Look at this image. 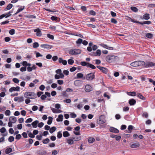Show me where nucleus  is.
I'll list each match as a JSON object with an SVG mask.
<instances>
[{"mask_svg": "<svg viewBox=\"0 0 155 155\" xmlns=\"http://www.w3.org/2000/svg\"><path fill=\"white\" fill-rule=\"evenodd\" d=\"M17 121V119L15 117H10L9 119V121L13 124L15 123Z\"/></svg>", "mask_w": 155, "mask_h": 155, "instance_id": "9b49d317", "label": "nucleus"}, {"mask_svg": "<svg viewBox=\"0 0 155 155\" xmlns=\"http://www.w3.org/2000/svg\"><path fill=\"white\" fill-rule=\"evenodd\" d=\"M153 35L151 33H147L146 35V37L148 38H151L153 37Z\"/></svg>", "mask_w": 155, "mask_h": 155, "instance_id": "37998d69", "label": "nucleus"}, {"mask_svg": "<svg viewBox=\"0 0 155 155\" xmlns=\"http://www.w3.org/2000/svg\"><path fill=\"white\" fill-rule=\"evenodd\" d=\"M38 109V107L37 106H34L32 107V110L34 111Z\"/></svg>", "mask_w": 155, "mask_h": 155, "instance_id": "69168bd1", "label": "nucleus"}, {"mask_svg": "<svg viewBox=\"0 0 155 155\" xmlns=\"http://www.w3.org/2000/svg\"><path fill=\"white\" fill-rule=\"evenodd\" d=\"M68 62L69 64L71 65L74 63V61L71 59H69L68 60Z\"/></svg>", "mask_w": 155, "mask_h": 155, "instance_id": "c03bdc74", "label": "nucleus"}, {"mask_svg": "<svg viewBox=\"0 0 155 155\" xmlns=\"http://www.w3.org/2000/svg\"><path fill=\"white\" fill-rule=\"evenodd\" d=\"M56 128L54 127H52L50 129L49 132L51 134L53 133L56 130Z\"/></svg>", "mask_w": 155, "mask_h": 155, "instance_id": "f704fd0d", "label": "nucleus"}, {"mask_svg": "<svg viewBox=\"0 0 155 155\" xmlns=\"http://www.w3.org/2000/svg\"><path fill=\"white\" fill-rule=\"evenodd\" d=\"M14 138L13 136H10L8 139V140L10 142H12L14 141Z\"/></svg>", "mask_w": 155, "mask_h": 155, "instance_id": "79ce46f5", "label": "nucleus"}, {"mask_svg": "<svg viewBox=\"0 0 155 155\" xmlns=\"http://www.w3.org/2000/svg\"><path fill=\"white\" fill-rule=\"evenodd\" d=\"M9 34L12 35H13L15 33V30L14 29H12L9 31Z\"/></svg>", "mask_w": 155, "mask_h": 155, "instance_id": "3c124183", "label": "nucleus"}, {"mask_svg": "<svg viewBox=\"0 0 155 155\" xmlns=\"http://www.w3.org/2000/svg\"><path fill=\"white\" fill-rule=\"evenodd\" d=\"M13 5L11 4H9L5 9V10H9L12 7Z\"/></svg>", "mask_w": 155, "mask_h": 155, "instance_id": "2f4dec72", "label": "nucleus"}, {"mask_svg": "<svg viewBox=\"0 0 155 155\" xmlns=\"http://www.w3.org/2000/svg\"><path fill=\"white\" fill-rule=\"evenodd\" d=\"M97 67L103 72L105 73H107V70L104 67L98 66H97Z\"/></svg>", "mask_w": 155, "mask_h": 155, "instance_id": "dca6fc26", "label": "nucleus"}, {"mask_svg": "<svg viewBox=\"0 0 155 155\" xmlns=\"http://www.w3.org/2000/svg\"><path fill=\"white\" fill-rule=\"evenodd\" d=\"M130 65L134 67H138V61H136L131 63L130 64Z\"/></svg>", "mask_w": 155, "mask_h": 155, "instance_id": "b1692460", "label": "nucleus"}, {"mask_svg": "<svg viewBox=\"0 0 155 155\" xmlns=\"http://www.w3.org/2000/svg\"><path fill=\"white\" fill-rule=\"evenodd\" d=\"M118 59V57L113 55H109L106 58V61L108 62H112Z\"/></svg>", "mask_w": 155, "mask_h": 155, "instance_id": "f03ea898", "label": "nucleus"}, {"mask_svg": "<svg viewBox=\"0 0 155 155\" xmlns=\"http://www.w3.org/2000/svg\"><path fill=\"white\" fill-rule=\"evenodd\" d=\"M94 73H91L87 74L85 77V79L88 81H91L94 78Z\"/></svg>", "mask_w": 155, "mask_h": 155, "instance_id": "20e7f679", "label": "nucleus"}, {"mask_svg": "<svg viewBox=\"0 0 155 155\" xmlns=\"http://www.w3.org/2000/svg\"><path fill=\"white\" fill-rule=\"evenodd\" d=\"M97 122L99 124H102L105 123L106 120H105L104 117L103 115H101L97 120Z\"/></svg>", "mask_w": 155, "mask_h": 155, "instance_id": "39448f33", "label": "nucleus"}, {"mask_svg": "<svg viewBox=\"0 0 155 155\" xmlns=\"http://www.w3.org/2000/svg\"><path fill=\"white\" fill-rule=\"evenodd\" d=\"M48 118L49 119L48 121L47 124H48L50 125L52 123L53 118L51 117H48Z\"/></svg>", "mask_w": 155, "mask_h": 155, "instance_id": "e433bc0d", "label": "nucleus"}, {"mask_svg": "<svg viewBox=\"0 0 155 155\" xmlns=\"http://www.w3.org/2000/svg\"><path fill=\"white\" fill-rule=\"evenodd\" d=\"M25 8V6H23L22 7H21L20 8H18L17 10V12L14 14V15H16L18 13L22 11Z\"/></svg>", "mask_w": 155, "mask_h": 155, "instance_id": "a878e982", "label": "nucleus"}, {"mask_svg": "<svg viewBox=\"0 0 155 155\" xmlns=\"http://www.w3.org/2000/svg\"><path fill=\"white\" fill-rule=\"evenodd\" d=\"M45 88V86L43 85H41L39 87L40 89L42 91H43L44 90Z\"/></svg>", "mask_w": 155, "mask_h": 155, "instance_id": "338daca9", "label": "nucleus"}, {"mask_svg": "<svg viewBox=\"0 0 155 155\" xmlns=\"http://www.w3.org/2000/svg\"><path fill=\"white\" fill-rule=\"evenodd\" d=\"M77 78L85 79V77H84V74L81 73H78L77 74Z\"/></svg>", "mask_w": 155, "mask_h": 155, "instance_id": "f3484780", "label": "nucleus"}, {"mask_svg": "<svg viewBox=\"0 0 155 155\" xmlns=\"http://www.w3.org/2000/svg\"><path fill=\"white\" fill-rule=\"evenodd\" d=\"M136 103V101L133 99L130 100L129 101V103L130 105H134Z\"/></svg>", "mask_w": 155, "mask_h": 155, "instance_id": "5701e85b", "label": "nucleus"}, {"mask_svg": "<svg viewBox=\"0 0 155 155\" xmlns=\"http://www.w3.org/2000/svg\"><path fill=\"white\" fill-rule=\"evenodd\" d=\"M3 137H1L0 138V143H1L3 142H4L5 141V138L4 137V136H6V134H2Z\"/></svg>", "mask_w": 155, "mask_h": 155, "instance_id": "58836bf2", "label": "nucleus"}, {"mask_svg": "<svg viewBox=\"0 0 155 155\" xmlns=\"http://www.w3.org/2000/svg\"><path fill=\"white\" fill-rule=\"evenodd\" d=\"M101 45L107 49L110 50H113V48L112 47H109L108 45H106L102 44Z\"/></svg>", "mask_w": 155, "mask_h": 155, "instance_id": "412c9836", "label": "nucleus"}, {"mask_svg": "<svg viewBox=\"0 0 155 155\" xmlns=\"http://www.w3.org/2000/svg\"><path fill=\"white\" fill-rule=\"evenodd\" d=\"M5 114L7 116H9L11 114V112L10 110H7L5 111Z\"/></svg>", "mask_w": 155, "mask_h": 155, "instance_id": "09e8293b", "label": "nucleus"}, {"mask_svg": "<svg viewBox=\"0 0 155 155\" xmlns=\"http://www.w3.org/2000/svg\"><path fill=\"white\" fill-rule=\"evenodd\" d=\"M58 62L60 63H62L64 65H65L67 64L66 60H64L61 58H59Z\"/></svg>", "mask_w": 155, "mask_h": 155, "instance_id": "f8f14e48", "label": "nucleus"}, {"mask_svg": "<svg viewBox=\"0 0 155 155\" xmlns=\"http://www.w3.org/2000/svg\"><path fill=\"white\" fill-rule=\"evenodd\" d=\"M95 140V139L94 138L92 137L89 138L88 142L89 143H91L93 142Z\"/></svg>", "mask_w": 155, "mask_h": 155, "instance_id": "4c0bfd02", "label": "nucleus"}, {"mask_svg": "<svg viewBox=\"0 0 155 155\" xmlns=\"http://www.w3.org/2000/svg\"><path fill=\"white\" fill-rule=\"evenodd\" d=\"M111 22L113 23L116 24L117 23V21L114 18H111Z\"/></svg>", "mask_w": 155, "mask_h": 155, "instance_id": "6e6d98bb", "label": "nucleus"}, {"mask_svg": "<svg viewBox=\"0 0 155 155\" xmlns=\"http://www.w3.org/2000/svg\"><path fill=\"white\" fill-rule=\"evenodd\" d=\"M137 96L142 100H144L145 99V98L142 95L140 94H137Z\"/></svg>", "mask_w": 155, "mask_h": 155, "instance_id": "c756f323", "label": "nucleus"}, {"mask_svg": "<svg viewBox=\"0 0 155 155\" xmlns=\"http://www.w3.org/2000/svg\"><path fill=\"white\" fill-rule=\"evenodd\" d=\"M63 115L60 114L58 116V117L56 119L57 121L58 122L62 121L63 120Z\"/></svg>", "mask_w": 155, "mask_h": 155, "instance_id": "4be33fe9", "label": "nucleus"}, {"mask_svg": "<svg viewBox=\"0 0 155 155\" xmlns=\"http://www.w3.org/2000/svg\"><path fill=\"white\" fill-rule=\"evenodd\" d=\"M127 94L129 95L134 96L136 95V93L135 92H127Z\"/></svg>", "mask_w": 155, "mask_h": 155, "instance_id": "393cba45", "label": "nucleus"}, {"mask_svg": "<svg viewBox=\"0 0 155 155\" xmlns=\"http://www.w3.org/2000/svg\"><path fill=\"white\" fill-rule=\"evenodd\" d=\"M12 151V149L10 147L7 148L5 151V153L6 154H8L11 153Z\"/></svg>", "mask_w": 155, "mask_h": 155, "instance_id": "cd10ccee", "label": "nucleus"}, {"mask_svg": "<svg viewBox=\"0 0 155 155\" xmlns=\"http://www.w3.org/2000/svg\"><path fill=\"white\" fill-rule=\"evenodd\" d=\"M62 137V134L61 132H59L57 134V137L59 138H61Z\"/></svg>", "mask_w": 155, "mask_h": 155, "instance_id": "e2e57ef3", "label": "nucleus"}, {"mask_svg": "<svg viewBox=\"0 0 155 155\" xmlns=\"http://www.w3.org/2000/svg\"><path fill=\"white\" fill-rule=\"evenodd\" d=\"M20 89V87L18 86H17L16 87H12L9 89V91L10 92H12L13 91H19Z\"/></svg>", "mask_w": 155, "mask_h": 155, "instance_id": "423d86ee", "label": "nucleus"}, {"mask_svg": "<svg viewBox=\"0 0 155 155\" xmlns=\"http://www.w3.org/2000/svg\"><path fill=\"white\" fill-rule=\"evenodd\" d=\"M19 102H21L23 101L24 100V98L23 97H18V98Z\"/></svg>", "mask_w": 155, "mask_h": 155, "instance_id": "680f3d73", "label": "nucleus"}, {"mask_svg": "<svg viewBox=\"0 0 155 155\" xmlns=\"http://www.w3.org/2000/svg\"><path fill=\"white\" fill-rule=\"evenodd\" d=\"M101 54V50L99 49L97 50L95 53L94 54V55L96 56H99Z\"/></svg>", "mask_w": 155, "mask_h": 155, "instance_id": "c85d7f7f", "label": "nucleus"}, {"mask_svg": "<svg viewBox=\"0 0 155 155\" xmlns=\"http://www.w3.org/2000/svg\"><path fill=\"white\" fill-rule=\"evenodd\" d=\"M138 61V67L140 66H144L145 67L146 63L143 61Z\"/></svg>", "mask_w": 155, "mask_h": 155, "instance_id": "6ab92c4d", "label": "nucleus"}, {"mask_svg": "<svg viewBox=\"0 0 155 155\" xmlns=\"http://www.w3.org/2000/svg\"><path fill=\"white\" fill-rule=\"evenodd\" d=\"M87 67L93 69H95L96 68V67L94 65L89 63H88Z\"/></svg>", "mask_w": 155, "mask_h": 155, "instance_id": "c9c22d12", "label": "nucleus"}, {"mask_svg": "<svg viewBox=\"0 0 155 155\" xmlns=\"http://www.w3.org/2000/svg\"><path fill=\"white\" fill-rule=\"evenodd\" d=\"M110 131L111 132L118 133L119 130L117 129L114 127H111L110 128Z\"/></svg>", "mask_w": 155, "mask_h": 155, "instance_id": "2eb2a0df", "label": "nucleus"}, {"mask_svg": "<svg viewBox=\"0 0 155 155\" xmlns=\"http://www.w3.org/2000/svg\"><path fill=\"white\" fill-rule=\"evenodd\" d=\"M83 40L81 38L78 39L76 43L77 44H80L82 43Z\"/></svg>", "mask_w": 155, "mask_h": 155, "instance_id": "864d4df0", "label": "nucleus"}, {"mask_svg": "<svg viewBox=\"0 0 155 155\" xmlns=\"http://www.w3.org/2000/svg\"><path fill=\"white\" fill-rule=\"evenodd\" d=\"M130 9L132 10L134 12H136L138 11V9L135 7H131Z\"/></svg>", "mask_w": 155, "mask_h": 155, "instance_id": "de8ad7c7", "label": "nucleus"}, {"mask_svg": "<svg viewBox=\"0 0 155 155\" xmlns=\"http://www.w3.org/2000/svg\"><path fill=\"white\" fill-rule=\"evenodd\" d=\"M81 52V51L79 49H71L69 51V53L71 55H77L80 54Z\"/></svg>", "mask_w": 155, "mask_h": 155, "instance_id": "7ed1b4c3", "label": "nucleus"}, {"mask_svg": "<svg viewBox=\"0 0 155 155\" xmlns=\"http://www.w3.org/2000/svg\"><path fill=\"white\" fill-rule=\"evenodd\" d=\"M24 96L25 97L28 99H34L36 97V94L31 92L25 93Z\"/></svg>", "mask_w": 155, "mask_h": 155, "instance_id": "f257e3e1", "label": "nucleus"}, {"mask_svg": "<svg viewBox=\"0 0 155 155\" xmlns=\"http://www.w3.org/2000/svg\"><path fill=\"white\" fill-rule=\"evenodd\" d=\"M64 102H66L68 103H70L71 102V100L70 99H67L66 100H64L63 101Z\"/></svg>", "mask_w": 155, "mask_h": 155, "instance_id": "4d7b16f0", "label": "nucleus"}, {"mask_svg": "<svg viewBox=\"0 0 155 155\" xmlns=\"http://www.w3.org/2000/svg\"><path fill=\"white\" fill-rule=\"evenodd\" d=\"M50 140L48 138H46L43 141V143L44 144H47L49 142Z\"/></svg>", "mask_w": 155, "mask_h": 155, "instance_id": "a19ab883", "label": "nucleus"}, {"mask_svg": "<svg viewBox=\"0 0 155 155\" xmlns=\"http://www.w3.org/2000/svg\"><path fill=\"white\" fill-rule=\"evenodd\" d=\"M67 143L70 145L73 144L74 142V140L72 137L67 139Z\"/></svg>", "mask_w": 155, "mask_h": 155, "instance_id": "4468645a", "label": "nucleus"}, {"mask_svg": "<svg viewBox=\"0 0 155 155\" xmlns=\"http://www.w3.org/2000/svg\"><path fill=\"white\" fill-rule=\"evenodd\" d=\"M32 121V119L31 118H30L27 119L25 121L26 123H30Z\"/></svg>", "mask_w": 155, "mask_h": 155, "instance_id": "13d9d810", "label": "nucleus"}, {"mask_svg": "<svg viewBox=\"0 0 155 155\" xmlns=\"http://www.w3.org/2000/svg\"><path fill=\"white\" fill-rule=\"evenodd\" d=\"M34 31L36 32V35L38 37H41L42 35V34L41 30L38 28L34 29Z\"/></svg>", "mask_w": 155, "mask_h": 155, "instance_id": "0eeeda50", "label": "nucleus"}, {"mask_svg": "<svg viewBox=\"0 0 155 155\" xmlns=\"http://www.w3.org/2000/svg\"><path fill=\"white\" fill-rule=\"evenodd\" d=\"M151 23V22L150 21H146L144 22H143V23L140 22V24L142 25H143V24H148L149 25Z\"/></svg>", "mask_w": 155, "mask_h": 155, "instance_id": "473e14b6", "label": "nucleus"}, {"mask_svg": "<svg viewBox=\"0 0 155 155\" xmlns=\"http://www.w3.org/2000/svg\"><path fill=\"white\" fill-rule=\"evenodd\" d=\"M72 137L74 141H79L81 139V137L80 136Z\"/></svg>", "mask_w": 155, "mask_h": 155, "instance_id": "72a5a7b5", "label": "nucleus"}, {"mask_svg": "<svg viewBox=\"0 0 155 155\" xmlns=\"http://www.w3.org/2000/svg\"><path fill=\"white\" fill-rule=\"evenodd\" d=\"M63 73L66 75H68L69 74V71L67 70H64L63 71Z\"/></svg>", "mask_w": 155, "mask_h": 155, "instance_id": "774afa93", "label": "nucleus"}, {"mask_svg": "<svg viewBox=\"0 0 155 155\" xmlns=\"http://www.w3.org/2000/svg\"><path fill=\"white\" fill-rule=\"evenodd\" d=\"M140 143L138 142L133 143H132L130 147L132 148H136L140 146Z\"/></svg>", "mask_w": 155, "mask_h": 155, "instance_id": "ddd939ff", "label": "nucleus"}, {"mask_svg": "<svg viewBox=\"0 0 155 155\" xmlns=\"http://www.w3.org/2000/svg\"><path fill=\"white\" fill-rule=\"evenodd\" d=\"M39 45L38 42H35L33 43V47L34 48H37L38 47Z\"/></svg>", "mask_w": 155, "mask_h": 155, "instance_id": "49530a36", "label": "nucleus"}, {"mask_svg": "<svg viewBox=\"0 0 155 155\" xmlns=\"http://www.w3.org/2000/svg\"><path fill=\"white\" fill-rule=\"evenodd\" d=\"M74 84L75 86L77 87H79L81 84V81L79 80L75 81L74 82Z\"/></svg>", "mask_w": 155, "mask_h": 155, "instance_id": "a211bd4d", "label": "nucleus"}, {"mask_svg": "<svg viewBox=\"0 0 155 155\" xmlns=\"http://www.w3.org/2000/svg\"><path fill=\"white\" fill-rule=\"evenodd\" d=\"M155 66V63L151 62H147L146 63L145 67L147 68Z\"/></svg>", "mask_w": 155, "mask_h": 155, "instance_id": "1a4fd4ad", "label": "nucleus"}, {"mask_svg": "<svg viewBox=\"0 0 155 155\" xmlns=\"http://www.w3.org/2000/svg\"><path fill=\"white\" fill-rule=\"evenodd\" d=\"M88 63H87L85 61H82L81 62V64L83 66H87V67Z\"/></svg>", "mask_w": 155, "mask_h": 155, "instance_id": "603ef678", "label": "nucleus"}, {"mask_svg": "<svg viewBox=\"0 0 155 155\" xmlns=\"http://www.w3.org/2000/svg\"><path fill=\"white\" fill-rule=\"evenodd\" d=\"M92 88L90 85L88 84L86 85L85 87V90L86 91L89 92L92 91Z\"/></svg>", "mask_w": 155, "mask_h": 155, "instance_id": "6e6552de", "label": "nucleus"}, {"mask_svg": "<svg viewBox=\"0 0 155 155\" xmlns=\"http://www.w3.org/2000/svg\"><path fill=\"white\" fill-rule=\"evenodd\" d=\"M38 123L39 121L38 120H36L33 122L31 123V125H32L33 127L36 128L37 127V124Z\"/></svg>", "mask_w": 155, "mask_h": 155, "instance_id": "aec40b11", "label": "nucleus"}, {"mask_svg": "<svg viewBox=\"0 0 155 155\" xmlns=\"http://www.w3.org/2000/svg\"><path fill=\"white\" fill-rule=\"evenodd\" d=\"M6 131V129L4 127H2L0 129V132L2 133H5Z\"/></svg>", "mask_w": 155, "mask_h": 155, "instance_id": "ea45409f", "label": "nucleus"}, {"mask_svg": "<svg viewBox=\"0 0 155 155\" xmlns=\"http://www.w3.org/2000/svg\"><path fill=\"white\" fill-rule=\"evenodd\" d=\"M21 137V136L20 134H18L16 135L15 139L17 140L20 139Z\"/></svg>", "mask_w": 155, "mask_h": 155, "instance_id": "bf43d9fd", "label": "nucleus"}, {"mask_svg": "<svg viewBox=\"0 0 155 155\" xmlns=\"http://www.w3.org/2000/svg\"><path fill=\"white\" fill-rule=\"evenodd\" d=\"M40 46L42 48L47 49H51L52 48L51 45L48 44L41 45Z\"/></svg>", "mask_w": 155, "mask_h": 155, "instance_id": "9d476101", "label": "nucleus"}, {"mask_svg": "<svg viewBox=\"0 0 155 155\" xmlns=\"http://www.w3.org/2000/svg\"><path fill=\"white\" fill-rule=\"evenodd\" d=\"M12 81L14 83H17V84L18 83L19 81V80L18 79H17V78H13L12 79Z\"/></svg>", "mask_w": 155, "mask_h": 155, "instance_id": "a18cd8bd", "label": "nucleus"}, {"mask_svg": "<svg viewBox=\"0 0 155 155\" xmlns=\"http://www.w3.org/2000/svg\"><path fill=\"white\" fill-rule=\"evenodd\" d=\"M47 36L49 38H50L52 40L54 39V36L53 35H50V34H48L47 35Z\"/></svg>", "mask_w": 155, "mask_h": 155, "instance_id": "5fc2aeb1", "label": "nucleus"}, {"mask_svg": "<svg viewBox=\"0 0 155 155\" xmlns=\"http://www.w3.org/2000/svg\"><path fill=\"white\" fill-rule=\"evenodd\" d=\"M90 15H96V12L93 10H91L89 12Z\"/></svg>", "mask_w": 155, "mask_h": 155, "instance_id": "052dcab7", "label": "nucleus"}, {"mask_svg": "<svg viewBox=\"0 0 155 155\" xmlns=\"http://www.w3.org/2000/svg\"><path fill=\"white\" fill-rule=\"evenodd\" d=\"M63 136L65 137H69L70 136V134L67 131H64L63 132Z\"/></svg>", "mask_w": 155, "mask_h": 155, "instance_id": "bb28decb", "label": "nucleus"}, {"mask_svg": "<svg viewBox=\"0 0 155 155\" xmlns=\"http://www.w3.org/2000/svg\"><path fill=\"white\" fill-rule=\"evenodd\" d=\"M143 18L146 20H148L150 18L149 15L148 14H144L143 16Z\"/></svg>", "mask_w": 155, "mask_h": 155, "instance_id": "7c9ffc66", "label": "nucleus"}, {"mask_svg": "<svg viewBox=\"0 0 155 155\" xmlns=\"http://www.w3.org/2000/svg\"><path fill=\"white\" fill-rule=\"evenodd\" d=\"M133 129V127L132 125H129L128 128V129L129 130L128 133H130L131 132V130Z\"/></svg>", "mask_w": 155, "mask_h": 155, "instance_id": "8fccbe9b", "label": "nucleus"}, {"mask_svg": "<svg viewBox=\"0 0 155 155\" xmlns=\"http://www.w3.org/2000/svg\"><path fill=\"white\" fill-rule=\"evenodd\" d=\"M83 105L81 104H79L78 105H77V107L78 109H81V108L83 107Z\"/></svg>", "mask_w": 155, "mask_h": 155, "instance_id": "0e129e2a", "label": "nucleus"}]
</instances>
